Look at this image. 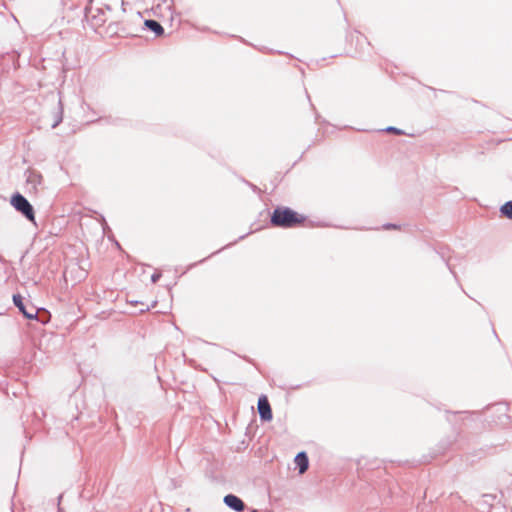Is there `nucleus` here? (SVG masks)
Here are the masks:
<instances>
[{"instance_id": "nucleus-1", "label": "nucleus", "mask_w": 512, "mask_h": 512, "mask_svg": "<svg viewBox=\"0 0 512 512\" xmlns=\"http://www.w3.org/2000/svg\"><path fill=\"white\" fill-rule=\"evenodd\" d=\"M306 217L290 208L278 207L273 211L271 223L275 227L294 228L303 226Z\"/></svg>"}, {"instance_id": "nucleus-2", "label": "nucleus", "mask_w": 512, "mask_h": 512, "mask_svg": "<svg viewBox=\"0 0 512 512\" xmlns=\"http://www.w3.org/2000/svg\"><path fill=\"white\" fill-rule=\"evenodd\" d=\"M12 206L21 212L29 221L35 222V213L29 201L20 193H16L11 198Z\"/></svg>"}, {"instance_id": "nucleus-3", "label": "nucleus", "mask_w": 512, "mask_h": 512, "mask_svg": "<svg viewBox=\"0 0 512 512\" xmlns=\"http://www.w3.org/2000/svg\"><path fill=\"white\" fill-rule=\"evenodd\" d=\"M13 303L19 309V311L27 318V319H36L38 315V310L33 305L27 307L23 298L20 294L13 295Z\"/></svg>"}, {"instance_id": "nucleus-4", "label": "nucleus", "mask_w": 512, "mask_h": 512, "mask_svg": "<svg viewBox=\"0 0 512 512\" xmlns=\"http://www.w3.org/2000/svg\"><path fill=\"white\" fill-rule=\"evenodd\" d=\"M258 413L263 421L272 420V410L266 396H261L258 399Z\"/></svg>"}, {"instance_id": "nucleus-5", "label": "nucleus", "mask_w": 512, "mask_h": 512, "mask_svg": "<svg viewBox=\"0 0 512 512\" xmlns=\"http://www.w3.org/2000/svg\"><path fill=\"white\" fill-rule=\"evenodd\" d=\"M224 503L229 508H231V509H233V510H235L237 512H241L245 508V505H244L243 501L239 497H237V496H235L233 494L226 495L224 497Z\"/></svg>"}, {"instance_id": "nucleus-6", "label": "nucleus", "mask_w": 512, "mask_h": 512, "mask_svg": "<svg viewBox=\"0 0 512 512\" xmlns=\"http://www.w3.org/2000/svg\"><path fill=\"white\" fill-rule=\"evenodd\" d=\"M294 462L299 469L300 474H304L309 466V460L305 452H300L296 455Z\"/></svg>"}, {"instance_id": "nucleus-7", "label": "nucleus", "mask_w": 512, "mask_h": 512, "mask_svg": "<svg viewBox=\"0 0 512 512\" xmlns=\"http://www.w3.org/2000/svg\"><path fill=\"white\" fill-rule=\"evenodd\" d=\"M145 25L156 35H162L164 32L163 27L155 20H146Z\"/></svg>"}, {"instance_id": "nucleus-8", "label": "nucleus", "mask_w": 512, "mask_h": 512, "mask_svg": "<svg viewBox=\"0 0 512 512\" xmlns=\"http://www.w3.org/2000/svg\"><path fill=\"white\" fill-rule=\"evenodd\" d=\"M501 212L504 216L512 219V202H507L501 207Z\"/></svg>"}, {"instance_id": "nucleus-9", "label": "nucleus", "mask_w": 512, "mask_h": 512, "mask_svg": "<svg viewBox=\"0 0 512 512\" xmlns=\"http://www.w3.org/2000/svg\"><path fill=\"white\" fill-rule=\"evenodd\" d=\"M92 12H93V2L90 4L89 8L87 9V15L88 17H94L92 15Z\"/></svg>"}, {"instance_id": "nucleus-10", "label": "nucleus", "mask_w": 512, "mask_h": 512, "mask_svg": "<svg viewBox=\"0 0 512 512\" xmlns=\"http://www.w3.org/2000/svg\"><path fill=\"white\" fill-rule=\"evenodd\" d=\"M160 278V274H153L151 280L153 283H156Z\"/></svg>"}, {"instance_id": "nucleus-11", "label": "nucleus", "mask_w": 512, "mask_h": 512, "mask_svg": "<svg viewBox=\"0 0 512 512\" xmlns=\"http://www.w3.org/2000/svg\"><path fill=\"white\" fill-rule=\"evenodd\" d=\"M388 132H393L394 134L396 135H401L403 134V130H398V129H395V130H387Z\"/></svg>"}, {"instance_id": "nucleus-12", "label": "nucleus", "mask_w": 512, "mask_h": 512, "mask_svg": "<svg viewBox=\"0 0 512 512\" xmlns=\"http://www.w3.org/2000/svg\"><path fill=\"white\" fill-rule=\"evenodd\" d=\"M40 180H41V176H40V175H34V176H33V181H38V182H40Z\"/></svg>"}, {"instance_id": "nucleus-13", "label": "nucleus", "mask_w": 512, "mask_h": 512, "mask_svg": "<svg viewBox=\"0 0 512 512\" xmlns=\"http://www.w3.org/2000/svg\"><path fill=\"white\" fill-rule=\"evenodd\" d=\"M40 180H41V176H40V175H34V176H33V181H38V182H40Z\"/></svg>"}, {"instance_id": "nucleus-14", "label": "nucleus", "mask_w": 512, "mask_h": 512, "mask_svg": "<svg viewBox=\"0 0 512 512\" xmlns=\"http://www.w3.org/2000/svg\"><path fill=\"white\" fill-rule=\"evenodd\" d=\"M250 512H256V509H252Z\"/></svg>"}]
</instances>
